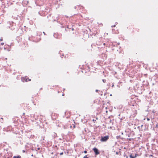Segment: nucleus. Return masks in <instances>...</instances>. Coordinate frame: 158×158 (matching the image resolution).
Here are the masks:
<instances>
[{"mask_svg": "<svg viewBox=\"0 0 158 158\" xmlns=\"http://www.w3.org/2000/svg\"><path fill=\"white\" fill-rule=\"evenodd\" d=\"M128 156H127V157H126V158H128Z\"/></svg>", "mask_w": 158, "mask_h": 158, "instance_id": "24", "label": "nucleus"}, {"mask_svg": "<svg viewBox=\"0 0 158 158\" xmlns=\"http://www.w3.org/2000/svg\"><path fill=\"white\" fill-rule=\"evenodd\" d=\"M138 156L137 154H135L134 156L133 154H131L129 156L130 158H135Z\"/></svg>", "mask_w": 158, "mask_h": 158, "instance_id": "3", "label": "nucleus"}, {"mask_svg": "<svg viewBox=\"0 0 158 158\" xmlns=\"http://www.w3.org/2000/svg\"><path fill=\"white\" fill-rule=\"evenodd\" d=\"M84 152V153H87V151H85Z\"/></svg>", "mask_w": 158, "mask_h": 158, "instance_id": "12", "label": "nucleus"}, {"mask_svg": "<svg viewBox=\"0 0 158 158\" xmlns=\"http://www.w3.org/2000/svg\"><path fill=\"white\" fill-rule=\"evenodd\" d=\"M1 41H2L3 40V39L2 38H1L0 40Z\"/></svg>", "mask_w": 158, "mask_h": 158, "instance_id": "13", "label": "nucleus"}, {"mask_svg": "<svg viewBox=\"0 0 158 158\" xmlns=\"http://www.w3.org/2000/svg\"><path fill=\"white\" fill-rule=\"evenodd\" d=\"M129 140H130V141L131 140V138L129 139Z\"/></svg>", "mask_w": 158, "mask_h": 158, "instance_id": "19", "label": "nucleus"}, {"mask_svg": "<svg viewBox=\"0 0 158 158\" xmlns=\"http://www.w3.org/2000/svg\"><path fill=\"white\" fill-rule=\"evenodd\" d=\"M93 150L96 155H98L100 154V152L97 148H93Z\"/></svg>", "mask_w": 158, "mask_h": 158, "instance_id": "2", "label": "nucleus"}, {"mask_svg": "<svg viewBox=\"0 0 158 158\" xmlns=\"http://www.w3.org/2000/svg\"><path fill=\"white\" fill-rule=\"evenodd\" d=\"M4 43H1V44L2 45H4Z\"/></svg>", "mask_w": 158, "mask_h": 158, "instance_id": "14", "label": "nucleus"}, {"mask_svg": "<svg viewBox=\"0 0 158 158\" xmlns=\"http://www.w3.org/2000/svg\"><path fill=\"white\" fill-rule=\"evenodd\" d=\"M10 26H11V23H7V24H6V26L7 27H8L9 28H10Z\"/></svg>", "mask_w": 158, "mask_h": 158, "instance_id": "4", "label": "nucleus"}, {"mask_svg": "<svg viewBox=\"0 0 158 158\" xmlns=\"http://www.w3.org/2000/svg\"><path fill=\"white\" fill-rule=\"evenodd\" d=\"M118 152H116V154H117V155L118 154Z\"/></svg>", "mask_w": 158, "mask_h": 158, "instance_id": "16", "label": "nucleus"}, {"mask_svg": "<svg viewBox=\"0 0 158 158\" xmlns=\"http://www.w3.org/2000/svg\"><path fill=\"white\" fill-rule=\"evenodd\" d=\"M115 26H116L115 25H113V26H111V27H115Z\"/></svg>", "mask_w": 158, "mask_h": 158, "instance_id": "9", "label": "nucleus"}, {"mask_svg": "<svg viewBox=\"0 0 158 158\" xmlns=\"http://www.w3.org/2000/svg\"><path fill=\"white\" fill-rule=\"evenodd\" d=\"M37 149H38V150H40V148H37Z\"/></svg>", "mask_w": 158, "mask_h": 158, "instance_id": "18", "label": "nucleus"}, {"mask_svg": "<svg viewBox=\"0 0 158 158\" xmlns=\"http://www.w3.org/2000/svg\"><path fill=\"white\" fill-rule=\"evenodd\" d=\"M156 127H157V125H156Z\"/></svg>", "mask_w": 158, "mask_h": 158, "instance_id": "25", "label": "nucleus"}, {"mask_svg": "<svg viewBox=\"0 0 158 158\" xmlns=\"http://www.w3.org/2000/svg\"><path fill=\"white\" fill-rule=\"evenodd\" d=\"M63 154V152H61V153H60V155H62Z\"/></svg>", "mask_w": 158, "mask_h": 158, "instance_id": "10", "label": "nucleus"}, {"mask_svg": "<svg viewBox=\"0 0 158 158\" xmlns=\"http://www.w3.org/2000/svg\"><path fill=\"white\" fill-rule=\"evenodd\" d=\"M1 119H2V120L3 119V118H1Z\"/></svg>", "mask_w": 158, "mask_h": 158, "instance_id": "21", "label": "nucleus"}, {"mask_svg": "<svg viewBox=\"0 0 158 158\" xmlns=\"http://www.w3.org/2000/svg\"><path fill=\"white\" fill-rule=\"evenodd\" d=\"M114 86V85H113L112 86V87H113Z\"/></svg>", "mask_w": 158, "mask_h": 158, "instance_id": "23", "label": "nucleus"}, {"mask_svg": "<svg viewBox=\"0 0 158 158\" xmlns=\"http://www.w3.org/2000/svg\"><path fill=\"white\" fill-rule=\"evenodd\" d=\"M31 80V79H28V80H27V79H26V81L27 82L28 81H30Z\"/></svg>", "mask_w": 158, "mask_h": 158, "instance_id": "7", "label": "nucleus"}, {"mask_svg": "<svg viewBox=\"0 0 158 158\" xmlns=\"http://www.w3.org/2000/svg\"><path fill=\"white\" fill-rule=\"evenodd\" d=\"M83 158H89L88 157H87V155H85L83 157Z\"/></svg>", "mask_w": 158, "mask_h": 158, "instance_id": "8", "label": "nucleus"}, {"mask_svg": "<svg viewBox=\"0 0 158 158\" xmlns=\"http://www.w3.org/2000/svg\"><path fill=\"white\" fill-rule=\"evenodd\" d=\"M95 91H96V92H98V90L97 89V90H96Z\"/></svg>", "mask_w": 158, "mask_h": 158, "instance_id": "17", "label": "nucleus"}, {"mask_svg": "<svg viewBox=\"0 0 158 158\" xmlns=\"http://www.w3.org/2000/svg\"><path fill=\"white\" fill-rule=\"evenodd\" d=\"M147 119L148 121H149L150 120V118H147Z\"/></svg>", "mask_w": 158, "mask_h": 158, "instance_id": "11", "label": "nucleus"}, {"mask_svg": "<svg viewBox=\"0 0 158 158\" xmlns=\"http://www.w3.org/2000/svg\"><path fill=\"white\" fill-rule=\"evenodd\" d=\"M105 44H105V43H104V44H103V45H105Z\"/></svg>", "mask_w": 158, "mask_h": 158, "instance_id": "20", "label": "nucleus"}, {"mask_svg": "<svg viewBox=\"0 0 158 158\" xmlns=\"http://www.w3.org/2000/svg\"><path fill=\"white\" fill-rule=\"evenodd\" d=\"M13 158H21V156H14Z\"/></svg>", "mask_w": 158, "mask_h": 158, "instance_id": "5", "label": "nucleus"}, {"mask_svg": "<svg viewBox=\"0 0 158 158\" xmlns=\"http://www.w3.org/2000/svg\"><path fill=\"white\" fill-rule=\"evenodd\" d=\"M110 136L109 135L102 137L100 139L101 141L102 142H106L109 139Z\"/></svg>", "mask_w": 158, "mask_h": 158, "instance_id": "1", "label": "nucleus"}, {"mask_svg": "<svg viewBox=\"0 0 158 158\" xmlns=\"http://www.w3.org/2000/svg\"><path fill=\"white\" fill-rule=\"evenodd\" d=\"M25 152V150H23V153Z\"/></svg>", "mask_w": 158, "mask_h": 158, "instance_id": "15", "label": "nucleus"}, {"mask_svg": "<svg viewBox=\"0 0 158 158\" xmlns=\"http://www.w3.org/2000/svg\"><path fill=\"white\" fill-rule=\"evenodd\" d=\"M102 81L103 82L105 83L106 81V80L105 79H102Z\"/></svg>", "mask_w": 158, "mask_h": 158, "instance_id": "6", "label": "nucleus"}, {"mask_svg": "<svg viewBox=\"0 0 158 158\" xmlns=\"http://www.w3.org/2000/svg\"><path fill=\"white\" fill-rule=\"evenodd\" d=\"M43 33H44V35L45 34V33L44 32H43Z\"/></svg>", "mask_w": 158, "mask_h": 158, "instance_id": "22", "label": "nucleus"}]
</instances>
